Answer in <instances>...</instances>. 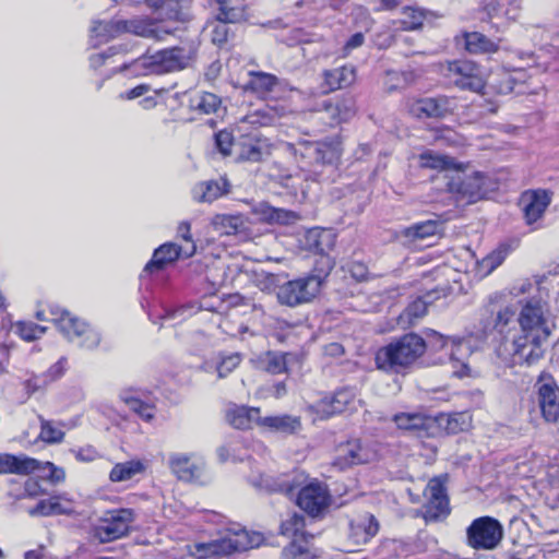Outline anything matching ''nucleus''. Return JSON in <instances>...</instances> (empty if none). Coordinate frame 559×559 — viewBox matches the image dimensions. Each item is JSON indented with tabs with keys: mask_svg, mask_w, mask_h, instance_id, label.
Listing matches in <instances>:
<instances>
[{
	"mask_svg": "<svg viewBox=\"0 0 559 559\" xmlns=\"http://www.w3.org/2000/svg\"><path fill=\"white\" fill-rule=\"evenodd\" d=\"M432 300V293L427 294L425 297H418L407 306L400 317L401 320L406 321L409 325L415 324L418 319H421L427 313L428 306Z\"/></svg>",
	"mask_w": 559,
	"mask_h": 559,
	"instance_id": "ea45409f",
	"label": "nucleus"
},
{
	"mask_svg": "<svg viewBox=\"0 0 559 559\" xmlns=\"http://www.w3.org/2000/svg\"><path fill=\"white\" fill-rule=\"evenodd\" d=\"M211 223L213 228L222 235H236L247 227V219L241 214H216Z\"/></svg>",
	"mask_w": 559,
	"mask_h": 559,
	"instance_id": "473e14b6",
	"label": "nucleus"
},
{
	"mask_svg": "<svg viewBox=\"0 0 559 559\" xmlns=\"http://www.w3.org/2000/svg\"><path fill=\"white\" fill-rule=\"evenodd\" d=\"M518 321L521 326L520 333L535 336V340H547L554 328L545 305L535 299L528 300L522 307Z\"/></svg>",
	"mask_w": 559,
	"mask_h": 559,
	"instance_id": "0eeeda50",
	"label": "nucleus"
},
{
	"mask_svg": "<svg viewBox=\"0 0 559 559\" xmlns=\"http://www.w3.org/2000/svg\"><path fill=\"white\" fill-rule=\"evenodd\" d=\"M270 147L265 141L255 140L254 142L243 144L239 153L241 160L259 163L270 155Z\"/></svg>",
	"mask_w": 559,
	"mask_h": 559,
	"instance_id": "c03bdc74",
	"label": "nucleus"
},
{
	"mask_svg": "<svg viewBox=\"0 0 559 559\" xmlns=\"http://www.w3.org/2000/svg\"><path fill=\"white\" fill-rule=\"evenodd\" d=\"M379 532V522L373 514L361 512L349 521L348 540L355 546L369 543Z\"/></svg>",
	"mask_w": 559,
	"mask_h": 559,
	"instance_id": "aec40b11",
	"label": "nucleus"
},
{
	"mask_svg": "<svg viewBox=\"0 0 559 559\" xmlns=\"http://www.w3.org/2000/svg\"><path fill=\"white\" fill-rule=\"evenodd\" d=\"M438 231V224L433 221H427L415 224L405 230V236L412 239H424L436 235Z\"/></svg>",
	"mask_w": 559,
	"mask_h": 559,
	"instance_id": "864d4df0",
	"label": "nucleus"
},
{
	"mask_svg": "<svg viewBox=\"0 0 559 559\" xmlns=\"http://www.w3.org/2000/svg\"><path fill=\"white\" fill-rule=\"evenodd\" d=\"M229 22L218 21L212 29V41L216 45H222L227 40L229 34Z\"/></svg>",
	"mask_w": 559,
	"mask_h": 559,
	"instance_id": "69168bd1",
	"label": "nucleus"
},
{
	"mask_svg": "<svg viewBox=\"0 0 559 559\" xmlns=\"http://www.w3.org/2000/svg\"><path fill=\"white\" fill-rule=\"evenodd\" d=\"M425 352V340L415 333H408L379 348L374 361L379 370L400 373L412 366Z\"/></svg>",
	"mask_w": 559,
	"mask_h": 559,
	"instance_id": "f257e3e1",
	"label": "nucleus"
},
{
	"mask_svg": "<svg viewBox=\"0 0 559 559\" xmlns=\"http://www.w3.org/2000/svg\"><path fill=\"white\" fill-rule=\"evenodd\" d=\"M418 163L421 168L435 170H456L457 173H462L468 168V164L456 162L453 157L438 154L433 151L421 153L418 157Z\"/></svg>",
	"mask_w": 559,
	"mask_h": 559,
	"instance_id": "bb28decb",
	"label": "nucleus"
},
{
	"mask_svg": "<svg viewBox=\"0 0 559 559\" xmlns=\"http://www.w3.org/2000/svg\"><path fill=\"white\" fill-rule=\"evenodd\" d=\"M216 146L224 155H229L233 146V135L227 131H219L215 135Z\"/></svg>",
	"mask_w": 559,
	"mask_h": 559,
	"instance_id": "0e129e2a",
	"label": "nucleus"
},
{
	"mask_svg": "<svg viewBox=\"0 0 559 559\" xmlns=\"http://www.w3.org/2000/svg\"><path fill=\"white\" fill-rule=\"evenodd\" d=\"M447 190L457 203L473 204L486 198L491 190V180L481 171L465 177L457 174L449 179Z\"/></svg>",
	"mask_w": 559,
	"mask_h": 559,
	"instance_id": "20e7f679",
	"label": "nucleus"
},
{
	"mask_svg": "<svg viewBox=\"0 0 559 559\" xmlns=\"http://www.w3.org/2000/svg\"><path fill=\"white\" fill-rule=\"evenodd\" d=\"M124 33H131L143 38L163 40L171 31L162 23L150 19H132L123 21Z\"/></svg>",
	"mask_w": 559,
	"mask_h": 559,
	"instance_id": "5701e85b",
	"label": "nucleus"
},
{
	"mask_svg": "<svg viewBox=\"0 0 559 559\" xmlns=\"http://www.w3.org/2000/svg\"><path fill=\"white\" fill-rule=\"evenodd\" d=\"M449 72L454 78V84L463 90L480 93L485 88L479 68L472 61L452 62Z\"/></svg>",
	"mask_w": 559,
	"mask_h": 559,
	"instance_id": "6ab92c4d",
	"label": "nucleus"
},
{
	"mask_svg": "<svg viewBox=\"0 0 559 559\" xmlns=\"http://www.w3.org/2000/svg\"><path fill=\"white\" fill-rule=\"evenodd\" d=\"M334 234L330 230H310L307 235V241L310 249L317 253L326 254L334 246Z\"/></svg>",
	"mask_w": 559,
	"mask_h": 559,
	"instance_id": "79ce46f5",
	"label": "nucleus"
},
{
	"mask_svg": "<svg viewBox=\"0 0 559 559\" xmlns=\"http://www.w3.org/2000/svg\"><path fill=\"white\" fill-rule=\"evenodd\" d=\"M265 370L273 374L282 373L286 370L285 356L277 353H267L265 357Z\"/></svg>",
	"mask_w": 559,
	"mask_h": 559,
	"instance_id": "bf43d9fd",
	"label": "nucleus"
},
{
	"mask_svg": "<svg viewBox=\"0 0 559 559\" xmlns=\"http://www.w3.org/2000/svg\"><path fill=\"white\" fill-rule=\"evenodd\" d=\"M433 334L440 342L441 348H449L453 367L455 368L457 365V369L454 370V374L457 378L471 377L472 369L465 362V359L472 353L469 341L466 338H448L437 332Z\"/></svg>",
	"mask_w": 559,
	"mask_h": 559,
	"instance_id": "a211bd4d",
	"label": "nucleus"
},
{
	"mask_svg": "<svg viewBox=\"0 0 559 559\" xmlns=\"http://www.w3.org/2000/svg\"><path fill=\"white\" fill-rule=\"evenodd\" d=\"M486 318L481 319V337H487L490 333H496L499 336L498 343L506 338L511 337V331L515 325V311L509 307L499 308L497 311L491 307L485 309Z\"/></svg>",
	"mask_w": 559,
	"mask_h": 559,
	"instance_id": "f8f14e48",
	"label": "nucleus"
},
{
	"mask_svg": "<svg viewBox=\"0 0 559 559\" xmlns=\"http://www.w3.org/2000/svg\"><path fill=\"white\" fill-rule=\"evenodd\" d=\"M408 111L416 118H441L450 111L447 97L421 98L409 103Z\"/></svg>",
	"mask_w": 559,
	"mask_h": 559,
	"instance_id": "b1692460",
	"label": "nucleus"
},
{
	"mask_svg": "<svg viewBox=\"0 0 559 559\" xmlns=\"http://www.w3.org/2000/svg\"><path fill=\"white\" fill-rule=\"evenodd\" d=\"M324 114L330 120L329 123L335 126L353 117L355 109L353 102L349 99L336 103L328 102L324 104Z\"/></svg>",
	"mask_w": 559,
	"mask_h": 559,
	"instance_id": "e433bc0d",
	"label": "nucleus"
},
{
	"mask_svg": "<svg viewBox=\"0 0 559 559\" xmlns=\"http://www.w3.org/2000/svg\"><path fill=\"white\" fill-rule=\"evenodd\" d=\"M227 421L237 429H250L253 425L261 426L260 408L234 406L226 414Z\"/></svg>",
	"mask_w": 559,
	"mask_h": 559,
	"instance_id": "cd10ccee",
	"label": "nucleus"
},
{
	"mask_svg": "<svg viewBox=\"0 0 559 559\" xmlns=\"http://www.w3.org/2000/svg\"><path fill=\"white\" fill-rule=\"evenodd\" d=\"M414 80L415 75L413 72L388 71L384 84L389 92H393L412 84Z\"/></svg>",
	"mask_w": 559,
	"mask_h": 559,
	"instance_id": "8fccbe9b",
	"label": "nucleus"
},
{
	"mask_svg": "<svg viewBox=\"0 0 559 559\" xmlns=\"http://www.w3.org/2000/svg\"><path fill=\"white\" fill-rule=\"evenodd\" d=\"M190 58V52L185 48L173 47L151 56H143L135 61V64L146 69V74H164L185 69Z\"/></svg>",
	"mask_w": 559,
	"mask_h": 559,
	"instance_id": "423d86ee",
	"label": "nucleus"
},
{
	"mask_svg": "<svg viewBox=\"0 0 559 559\" xmlns=\"http://www.w3.org/2000/svg\"><path fill=\"white\" fill-rule=\"evenodd\" d=\"M376 457L377 452L372 447L355 439L337 447L333 465L346 469L353 465L370 463Z\"/></svg>",
	"mask_w": 559,
	"mask_h": 559,
	"instance_id": "9b49d317",
	"label": "nucleus"
},
{
	"mask_svg": "<svg viewBox=\"0 0 559 559\" xmlns=\"http://www.w3.org/2000/svg\"><path fill=\"white\" fill-rule=\"evenodd\" d=\"M221 98L217 95L204 92L195 95L191 99L190 106L199 114L211 115L217 112L221 108Z\"/></svg>",
	"mask_w": 559,
	"mask_h": 559,
	"instance_id": "37998d69",
	"label": "nucleus"
},
{
	"mask_svg": "<svg viewBox=\"0 0 559 559\" xmlns=\"http://www.w3.org/2000/svg\"><path fill=\"white\" fill-rule=\"evenodd\" d=\"M217 4L218 13L217 20L222 22H237L242 17V11L238 7H234L230 0H211Z\"/></svg>",
	"mask_w": 559,
	"mask_h": 559,
	"instance_id": "3c124183",
	"label": "nucleus"
},
{
	"mask_svg": "<svg viewBox=\"0 0 559 559\" xmlns=\"http://www.w3.org/2000/svg\"><path fill=\"white\" fill-rule=\"evenodd\" d=\"M321 281L316 276L288 281L277 289L280 304L296 307L309 302L319 293Z\"/></svg>",
	"mask_w": 559,
	"mask_h": 559,
	"instance_id": "1a4fd4ad",
	"label": "nucleus"
},
{
	"mask_svg": "<svg viewBox=\"0 0 559 559\" xmlns=\"http://www.w3.org/2000/svg\"><path fill=\"white\" fill-rule=\"evenodd\" d=\"M467 544L474 549L492 550L503 538L500 522L490 516H481L472 522L467 528Z\"/></svg>",
	"mask_w": 559,
	"mask_h": 559,
	"instance_id": "6e6552de",
	"label": "nucleus"
},
{
	"mask_svg": "<svg viewBox=\"0 0 559 559\" xmlns=\"http://www.w3.org/2000/svg\"><path fill=\"white\" fill-rule=\"evenodd\" d=\"M551 202V194L546 190H527L521 194L520 206L528 225L543 217Z\"/></svg>",
	"mask_w": 559,
	"mask_h": 559,
	"instance_id": "412c9836",
	"label": "nucleus"
},
{
	"mask_svg": "<svg viewBox=\"0 0 559 559\" xmlns=\"http://www.w3.org/2000/svg\"><path fill=\"white\" fill-rule=\"evenodd\" d=\"M261 427H266L276 432L292 435L300 430L301 423L299 417L290 415L267 416L262 417Z\"/></svg>",
	"mask_w": 559,
	"mask_h": 559,
	"instance_id": "f704fd0d",
	"label": "nucleus"
},
{
	"mask_svg": "<svg viewBox=\"0 0 559 559\" xmlns=\"http://www.w3.org/2000/svg\"><path fill=\"white\" fill-rule=\"evenodd\" d=\"M508 254L509 246L500 245L497 249L477 262V272L481 276L489 275L492 271L502 264Z\"/></svg>",
	"mask_w": 559,
	"mask_h": 559,
	"instance_id": "58836bf2",
	"label": "nucleus"
},
{
	"mask_svg": "<svg viewBox=\"0 0 559 559\" xmlns=\"http://www.w3.org/2000/svg\"><path fill=\"white\" fill-rule=\"evenodd\" d=\"M228 182L225 179L218 181H203L194 186L192 189L193 199L198 202L211 203L224 194L229 192Z\"/></svg>",
	"mask_w": 559,
	"mask_h": 559,
	"instance_id": "c756f323",
	"label": "nucleus"
},
{
	"mask_svg": "<svg viewBox=\"0 0 559 559\" xmlns=\"http://www.w3.org/2000/svg\"><path fill=\"white\" fill-rule=\"evenodd\" d=\"M50 316L51 322L56 324L70 343L84 349H95L100 344V333L69 311L59 307H52Z\"/></svg>",
	"mask_w": 559,
	"mask_h": 559,
	"instance_id": "7ed1b4c3",
	"label": "nucleus"
},
{
	"mask_svg": "<svg viewBox=\"0 0 559 559\" xmlns=\"http://www.w3.org/2000/svg\"><path fill=\"white\" fill-rule=\"evenodd\" d=\"M64 438V432L52 421L40 417L39 439L46 443H60Z\"/></svg>",
	"mask_w": 559,
	"mask_h": 559,
	"instance_id": "603ef678",
	"label": "nucleus"
},
{
	"mask_svg": "<svg viewBox=\"0 0 559 559\" xmlns=\"http://www.w3.org/2000/svg\"><path fill=\"white\" fill-rule=\"evenodd\" d=\"M228 555L236 551H246L258 547L263 542L262 534L258 532H249L242 527L229 528L223 537Z\"/></svg>",
	"mask_w": 559,
	"mask_h": 559,
	"instance_id": "4be33fe9",
	"label": "nucleus"
},
{
	"mask_svg": "<svg viewBox=\"0 0 559 559\" xmlns=\"http://www.w3.org/2000/svg\"><path fill=\"white\" fill-rule=\"evenodd\" d=\"M524 333H514L511 337L501 340L495 347V354L499 362L506 367L518 365L532 366L544 355L543 342Z\"/></svg>",
	"mask_w": 559,
	"mask_h": 559,
	"instance_id": "f03ea898",
	"label": "nucleus"
},
{
	"mask_svg": "<svg viewBox=\"0 0 559 559\" xmlns=\"http://www.w3.org/2000/svg\"><path fill=\"white\" fill-rule=\"evenodd\" d=\"M359 402L355 389L344 388L336 391L332 396L322 399L313 407L317 415L321 419H325L345 411L356 409V404Z\"/></svg>",
	"mask_w": 559,
	"mask_h": 559,
	"instance_id": "4468645a",
	"label": "nucleus"
},
{
	"mask_svg": "<svg viewBox=\"0 0 559 559\" xmlns=\"http://www.w3.org/2000/svg\"><path fill=\"white\" fill-rule=\"evenodd\" d=\"M53 515L71 514L74 512L73 501L64 496L51 497Z\"/></svg>",
	"mask_w": 559,
	"mask_h": 559,
	"instance_id": "680f3d73",
	"label": "nucleus"
},
{
	"mask_svg": "<svg viewBox=\"0 0 559 559\" xmlns=\"http://www.w3.org/2000/svg\"><path fill=\"white\" fill-rule=\"evenodd\" d=\"M537 386L539 407L544 418L556 423L559 419V386L549 374H542Z\"/></svg>",
	"mask_w": 559,
	"mask_h": 559,
	"instance_id": "dca6fc26",
	"label": "nucleus"
},
{
	"mask_svg": "<svg viewBox=\"0 0 559 559\" xmlns=\"http://www.w3.org/2000/svg\"><path fill=\"white\" fill-rule=\"evenodd\" d=\"M329 503L330 493L328 487L318 480L310 481L298 491V507L311 516L322 513L329 507Z\"/></svg>",
	"mask_w": 559,
	"mask_h": 559,
	"instance_id": "ddd939ff",
	"label": "nucleus"
},
{
	"mask_svg": "<svg viewBox=\"0 0 559 559\" xmlns=\"http://www.w3.org/2000/svg\"><path fill=\"white\" fill-rule=\"evenodd\" d=\"M45 332V326L34 322L20 321L15 324V333L27 342L39 338Z\"/></svg>",
	"mask_w": 559,
	"mask_h": 559,
	"instance_id": "5fc2aeb1",
	"label": "nucleus"
},
{
	"mask_svg": "<svg viewBox=\"0 0 559 559\" xmlns=\"http://www.w3.org/2000/svg\"><path fill=\"white\" fill-rule=\"evenodd\" d=\"M465 48L471 53H493L498 51L499 45L479 32L466 33Z\"/></svg>",
	"mask_w": 559,
	"mask_h": 559,
	"instance_id": "4c0bfd02",
	"label": "nucleus"
},
{
	"mask_svg": "<svg viewBox=\"0 0 559 559\" xmlns=\"http://www.w3.org/2000/svg\"><path fill=\"white\" fill-rule=\"evenodd\" d=\"M40 463L25 455L0 453V474L28 475L39 468Z\"/></svg>",
	"mask_w": 559,
	"mask_h": 559,
	"instance_id": "a878e982",
	"label": "nucleus"
},
{
	"mask_svg": "<svg viewBox=\"0 0 559 559\" xmlns=\"http://www.w3.org/2000/svg\"><path fill=\"white\" fill-rule=\"evenodd\" d=\"M249 75L250 80L248 81L246 88L261 96L271 93L278 84V79L271 73L250 71Z\"/></svg>",
	"mask_w": 559,
	"mask_h": 559,
	"instance_id": "c9c22d12",
	"label": "nucleus"
},
{
	"mask_svg": "<svg viewBox=\"0 0 559 559\" xmlns=\"http://www.w3.org/2000/svg\"><path fill=\"white\" fill-rule=\"evenodd\" d=\"M306 154L318 164H330L336 158L335 150L321 143H314L307 146Z\"/></svg>",
	"mask_w": 559,
	"mask_h": 559,
	"instance_id": "de8ad7c7",
	"label": "nucleus"
},
{
	"mask_svg": "<svg viewBox=\"0 0 559 559\" xmlns=\"http://www.w3.org/2000/svg\"><path fill=\"white\" fill-rule=\"evenodd\" d=\"M68 367V360L66 357H61L57 362H55L52 366L49 367V369L44 374L45 379L43 381L44 384H47L49 382H53L58 379H60Z\"/></svg>",
	"mask_w": 559,
	"mask_h": 559,
	"instance_id": "052dcab7",
	"label": "nucleus"
},
{
	"mask_svg": "<svg viewBox=\"0 0 559 559\" xmlns=\"http://www.w3.org/2000/svg\"><path fill=\"white\" fill-rule=\"evenodd\" d=\"M284 559H311L314 554L311 551L307 540L294 539L283 549Z\"/></svg>",
	"mask_w": 559,
	"mask_h": 559,
	"instance_id": "09e8293b",
	"label": "nucleus"
},
{
	"mask_svg": "<svg viewBox=\"0 0 559 559\" xmlns=\"http://www.w3.org/2000/svg\"><path fill=\"white\" fill-rule=\"evenodd\" d=\"M471 426V416L465 413H454L452 415H449L447 418V423L444 426V429L449 433H459L461 431L467 430Z\"/></svg>",
	"mask_w": 559,
	"mask_h": 559,
	"instance_id": "6e6d98bb",
	"label": "nucleus"
},
{
	"mask_svg": "<svg viewBox=\"0 0 559 559\" xmlns=\"http://www.w3.org/2000/svg\"><path fill=\"white\" fill-rule=\"evenodd\" d=\"M193 554L199 559L228 556L223 538L210 543L195 544Z\"/></svg>",
	"mask_w": 559,
	"mask_h": 559,
	"instance_id": "49530a36",
	"label": "nucleus"
},
{
	"mask_svg": "<svg viewBox=\"0 0 559 559\" xmlns=\"http://www.w3.org/2000/svg\"><path fill=\"white\" fill-rule=\"evenodd\" d=\"M447 476L435 477L429 480L424 491L425 519L436 521L450 513L449 498L445 489Z\"/></svg>",
	"mask_w": 559,
	"mask_h": 559,
	"instance_id": "9d476101",
	"label": "nucleus"
},
{
	"mask_svg": "<svg viewBox=\"0 0 559 559\" xmlns=\"http://www.w3.org/2000/svg\"><path fill=\"white\" fill-rule=\"evenodd\" d=\"M195 249V243L188 246H178L174 242L164 243L154 251L152 259L144 267V272H158L180 257L189 258L193 255Z\"/></svg>",
	"mask_w": 559,
	"mask_h": 559,
	"instance_id": "f3484780",
	"label": "nucleus"
},
{
	"mask_svg": "<svg viewBox=\"0 0 559 559\" xmlns=\"http://www.w3.org/2000/svg\"><path fill=\"white\" fill-rule=\"evenodd\" d=\"M518 81L519 79L510 71L497 69L488 75L485 87L497 94L507 95L515 90Z\"/></svg>",
	"mask_w": 559,
	"mask_h": 559,
	"instance_id": "2f4dec72",
	"label": "nucleus"
},
{
	"mask_svg": "<svg viewBox=\"0 0 559 559\" xmlns=\"http://www.w3.org/2000/svg\"><path fill=\"white\" fill-rule=\"evenodd\" d=\"M401 19L399 23L405 31L417 29L423 25L425 20L424 10L415 7H404L401 12Z\"/></svg>",
	"mask_w": 559,
	"mask_h": 559,
	"instance_id": "a18cd8bd",
	"label": "nucleus"
},
{
	"mask_svg": "<svg viewBox=\"0 0 559 559\" xmlns=\"http://www.w3.org/2000/svg\"><path fill=\"white\" fill-rule=\"evenodd\" d=\"M393 421L401 430L421 436L433 426V419L423 412H402L393 416Z\"/></svg>",
	"mask_w": 559,
	"mask_h": 559,
	"instance_id": "393cba45",
	"label": "nucleus"
},
{
	"mask_svg": "<svg viewBox=\"0 0 559 559\" xmlns=\"http://www.w3.org/2000/svg\"><path fill=\"white\" fill-rule=\"evenodd\" d=\"M295 217L293 212H288L282 209H271L269 218L277 223H287Z\"/></svg>",
	"mask_w": 559,
	"mask_h": 559,
	"instance_id": "774afa93",
	"label": "nucleus"
},
{
	"mask_svg": "<svg viewBox=\"0 0 559 559\" xmlns=\"http://www.w3.org/2000/svg\"><path fill=\"white\" fill-rule=\"evenodd\" d=\"M324 93L344 88L354 83L356 72L354 67H341L324 71Z\"/></svg>",
	"mask_w": 559,
	"mask_h": 559,
	"instance_id": "7c9ffc66",
	"label": "nucleus"
},
{
	"mask_svg": "<svg viewBox=\"0 0 559 559\" xmlns=\"http://www.w3.org/2000/svg\"><path fill=\"white\" fill-rule=\"evenodd\" d=\"M305 527V518L301 514L293 513L282 522L281 524V533L285 536H294L297 537L299 533L302 532Z\"/></svg>",
	"mask_w": 559,
	"mask_h": 559,
	"instance_id": "13d9d810",
	"label": "nucleus"
},
{
	"mask_svg": "<svg viewBox=\"0 0 559 559\" xmlns=\"http://www.w3.org/2000/svg\"><path fill=\"white\" fill-rule=\"evenodd\" d=\"M29 514L32 516H35V515L51 516V515H53L51 498H49L47 500H40L34 509L29 510Z\"/></svg>",
	"mask_w": 559,
	"mask_h": 559,
	"instance_id": "338daca9",
	"label": "nucleus"
},
{
	"mask_svg": "<svg viewBox=\"0 0 559 559\" xmlns=\"http://www.w3.org/2000/svg\"><path fill=\"white\" fill-rule=\"evenodd\" d=\"M168 465L170 471L182 481H198L201 479L205 463L193 453H171Z\"/></svg>",
	"mask_w": 559,
	"mask_h": 559,
	"instance_id": "2eb2a0df",
	"label": "nucleus"
},
{
	"mask_svg": "<svg viewBox=\"0 0 559 559\" xmlns=\"http://www.w3.org/2000/svg\"><path fill=\"white\" fill-rule=\"evenodd\" d=\"M144 471V465L141 461H128L116 464L109 474V479L114 483L127 481L132 479L135 475Z\"/></svg>",
	"mask_w": 559,
	"mask_h": 559,
	"instance_id": "a19ab883",
	"label": "nucleus"
},
{
	"mask_svg": "<svg viewBox=\"0 0 559 559\" xmlns=\"http://www.w3.org/2000/svg\"><path fill=\"white\" fill-rule=\"evenodd\" d=\"M240 364V356L229 355L222 359V361L217 366V373L219 378L226 377L229 372H231L238 365Z\"/></svg>",
	"mask_w": 559,
	"mask_h": 559,
	"instance_id": "e2e57ef3",
	"label": "nucleus"
},
{
	"mask_svg": "<svg viewBox=\"0 0 559 559\" xmlns=\"http://www.w3.org/2000/svg\"><path fill=\"white\" fill-rule=\"evenodd\" d=\"M250 483L258 489L265 490L269 492H284L285 495H293L297 485L288 478H285L281 481L274 480L269 475L259 474V475H250Z\"/></svg>",
	"mask_w": 559,
	"mask_h": 559,
	"instance_id": "72a5a7b5",
	"label": "nucleus"
},
{
	"mask_svg": "<svg viewBox=\"0 0 559 559\" xmlns=\"http://www.w3.org/2000/svg\"><path fill=\"white\" fill-rule=\"evenodd\" d=\"M122 400L131 411L136 413L144 420L150 421L154 418V407L152 405L133 396H122Z\"/></svg>",
	"mask_w": 559,
	"mask_h": 559,
	"instance_id": "4d7b16f0",
	"label": "nucleus"
},
{
	"mask_svg": "<svg viewBox=\"0 0 559 559\" xmlns=\"http://www.w3.org/2000/svg\"><path fill=\"white\" fill-rule=\"evenodd\" d=\"M134 521L132 509L106 511L94 527V537L103 544L122 538L129 534Z\"/></svg>",
	"mask_w": 559,
	"mask_h": 559,
	"instance_id": "39448f33",
	"label": "nucleus"
},
{
	"mask_svg": "<svg viewBox=\"0 0 559 559\" xmlns=\"http://www.w3.org/2000/svg\"><path fill=\"white\" fill-rule=\"evenodd\" d=\"M124 33L123 20L97 21L91 28V44L97 47Z\"/></svg>",
	"mask_w": 559,
	"mask_h": 559,
	"instance_id": "c85d7f7f",
	"label": "nucleus"
}]
</instances>
